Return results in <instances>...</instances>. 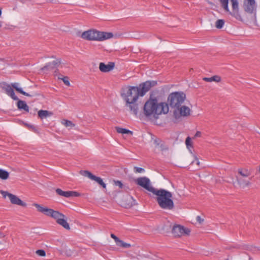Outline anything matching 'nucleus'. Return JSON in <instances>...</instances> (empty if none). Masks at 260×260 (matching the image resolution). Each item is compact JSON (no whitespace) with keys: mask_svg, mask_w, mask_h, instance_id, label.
<instances>
[{"mask_svg":"<svg viewBox=\"0 0 260 260\" xmlns=\"http://www.w3.org/2000/svg\"><path fill=\"white\" fill-rule=\"evenodd\" d=\"M61 62V60L60 58H57L51 62H49L46 63L44 66L41 68L39 70L38 72L40 74L48 75L54 70L56 69L54 71L53 73L55 79L62 80V81H69V77L61 74L57 69V67L60 64Z\"/></svg>","mask_w":260,"mask_h":260,"instance_id":"4","label":"nucleus"},{"mask_svg":"<svg viewBox=\"0 0 260 260\" xmlns=\"http://www.w3.org/2000/svg\"><path fill=\"white\" fill-rule=\"evenodd\" d=\"M229 12L232 16L234 17L236 19H237V20H241L242 19L241 16L239 12V9L234 10H233L232 12H231L230 11Z\"/></svg>","mask_w":260,"mask_h":260,"instance_id":"23","label":"nucleus"},{"mask_svg":"<svg viewBox=\"0 0 260 260\" xmlns=\"http://www.w3.org/2000/svg\"><path fill=\"white\" fill-rule=\"evenodd\" d=\"M147 81L149 82V81H153V80H147Z\"/></svg>","mask_w":260,"mask_h":260,"instance_id":"44","label":"nucleus"},{"mask_svg":"<svg viewBox=\"0 0 260 260\" xmlns=\"http://www.w3.org/2000/svg\"><path fill=\"white\" fill-rule=\"evenodd\" d=\"M51 114V113L47 110H40L38 111V116L41 119L46 118Z\"/></svg>","mask_w":260,"mask_h":260,"instance_id":"19","label":"nucleus"},{"mask_svg":"<svg viewBox=\"0 0 260 260\" xmlns=\"http://www.w3.org/2000/svg\"><path fill=\"white\" fill-rule=\"evenodd\" d=\"M190 230L180 224H175L172 230V233L175 237H180L185 235H188Z\"/></svg>","mask_w":260,"mask_h":260,"instance_id":"10","label":"nucleus"},{"mask_svg":"<svg viewBox=\"0 0 260 260\" xmlns=\"http://www.w3.org/2000/svg\"><path fill=\"white\" fill-rule=\"evenodd\" d=\"M116 131L118 133L122 134H130L132 135L133 132L128 129L126 128H123L119 127H116Z\"/></svg>","mask_w":260,"mask_h":260,"instance_id":"22","label":"nucleus"},{"mask_svg":"<svg viewBox=\"0 0 260 260\" xmlns=\"http://www.w3.org/2000/svg\"><path fill=\"white\" fill-rule=\"evenodd\" d=\"M197 220L198 221H199L200 222H201V221H203V220L201 219V218L199 216H197Z\"/></svg>","mask_w":260,"mask_h":260,"instance_id":"40","label":"nucleus"},{"mask_svg":"<svg viewBox=\"0 0 260 260\" xmlns=\"http://www.w3.org/2000/svg\"><path fill=\"white\" fill-rule=\"evenodd\" d=\"M186 95L183 92H175L170 94L168 97V102L170 106L176 109L184 102Z\"/></svg>","mask_w":260,"mask_h":260,"instance_id":"7","label":"nucleus"},{"mask_svg":"<svg viewBox=\"0 0 260 260\" xmlns=\"http://www.w3.org/2000/svg\"><path fill=\"white\" fill-rule=\"evenodd\" d=\"M56 192L58 194H59L61 196H62V197H66V198H69L70 197H79L80 196V193L77 191H64L59 188L56 189Z\"/></svg>","mask_w":260,"mask_h":260,"instance_id":"15","label":"nucleus"},{"mask_svg":"<svg viewBox=\"0 0 260 260\" xmlns=\"http://www.w3.org/2000/svg\"><path fill=\"white\" fill-rule=\"evenodd\" d=\"M116 245L118 246L123 247V248H129L131 245L130 244L124 242V241L119 239L118 242L116 243Z\"/></svg>","mask_w":260,"mask_h":260,"instance_id":"26","label":"nucleus"},{"mask_svg":"<svg viewBox=\"0 0 260 260\" xmlns=\"http://www.w3.org/2000/svg\"><path fill=\"white\" fill-rule=\"evenodd\" d=\"M80 174L85 177L90 178V179H92L94 176L88 171H80Z\"/></svg>","mask_w":260,"mask_h":260,"instance_id":"28","label":"nucleus"},{"mask_svg":"<svg viewBox=\"0 0 260 260\" xmlns=\"http://www.w3.org/2000/svg\"><path fill=\"white\" fill-rule=\"evenodd\" d=\"M2 10H1V9H0V16L2 15Z\"/></svg>","mask_w":260,"mask_h":260,"instance_id":"42","label":"nucleus"},{"mask_svg":"<svg viewBox=\"0 0 260 260\" xmlns=\"http://www.w3.org/2000/svg\"><path fill=\"white\" fill-rule=\"evenodd\" d=\"M151 82H143L137 86H125L121 89V95L126 102V106L135 115L138 112V105L136 103L140 96H143L150 89Z\"/></svg>","mask_w":260,"mask_h":260,"instance_id":"1","label":"nucleus"},{"mask_svg":"<svg viewBox=\"0 0 260 260\" xmlns=\"http://www.w3.org/2000/svg\"><path fill=\"white\" fill-rule=\"evenodd\" d=\"M12 86L17 91L21 93V94L26 95L29 96V94L24 91L21 88L18 87V84L17 83H14L12 84Z\"/></svg>","mask_w":260,"mask_h":260,"instance_id":"24","label":"nucleus"},{"mask_svg":"<svg viewBox=\"0 0 260 260\" xmlns=\"http://www.w3.org/2000/svg\"><path fill=\"white\" fill-rule=\"evenodd\" d=\"M91 180L95 181L99 184H100L101 186H102L104 188H106V185L103 182V181L101 178L94 176Z\"/></svg>","mask_w":260,"mask_h":260,"instance_id":"25","label":"nucleus"},{"mask_svg":"<svg viewBox=\"0 0 260 260\" xmlns=\"http://www.w3.org/2000/svg\"><path fill=\"white\" fill-rule=\"evenodd\" d=\"M32 205L37 208L38 211L55 219L57 223L62 225L66 229H70L69 224L65 219V216L63 214L52 209L43 207L37 203H34Z\"/></svg>","mask_w":260,"mask_h":260,"instance_id":"5","label":"nucleus"},{"mask_svg":"<svg viewBox=\"0 0 260 260\" xmlns=\"http://www.w3.org/2000/svg\"><path fill=\"white\" fill-rule=\"evenodd\" d=\"M115 185L116 186H118L120 188H122L123 184L120 181H114Z\"/></svg>","mask_w":260,"mask_h":260,"instance_id":"35","label":"nucleus"},{"mask_svg":"<svg viewBox=\"0 0 260 260\" xmlns=\"http://www.w3.org/2000/svg\"><path fill=\"white\" fill-rule=\"evenodd\" d=\"M134 172L135 173H143L145 172V170L142 168L135 167Z\"/></svg>","mask_w":260,"mask_h":260,"instance_id":"32","label":"nucleus"},{"mask_svg":"<svg viewBox=\"0 0 260 260\" xmlns=\"http://www.w3.org/2000/svg\"><path fill=\"white\" fill-rule=\"evenodd\" d=\"M143 110L146 117L157 119L159 115L168 113L169 108L166 103H158L156 99H150L145 103Z\"/></svg>","mask_w":260,"mask_h":260,"instance_id":"2","label":"nucleus"},{"mask_svg":"<svg viewBox=\"0 0 260 260\" xmlns=\"http://www.w3.org/2000/svg\"><path fill=\"white\" fill-rule=\"evenodd\" d=\"M160 140L158 139H156L154 140V143L156 145V146H158L159 145V143H160Z\"/></svg>","mask_w":260,"mask_h":260,"instance_id":"37","label":"nucleus"},{"mask_svg":"<svg viewBox=\"0 0 260 260\" xmlns=\"http://www.w3.org/2000/svg\"><path fill=\"white\" fill-rule=\"evenodd\" d=\"M17 107L20 110H24L27 112H29V107L24 101L19 100L17 102Z\"/></svg>","mask_w":260,"mask_h":260,"instance_id":"18","label":"nucleus"},{"mask_svg":"<svg viewBox=\"0 0 260 260\" xmlns=\"http://www.w3.org/2000/svg\"><path fill=\"white\" fill-rule=\"evenodd\" d=\"M0 87L2 88L5 92L13 100H17L18 99L10 85L6 84L5 82H0Z\"/></svg>","mask_w":260,"mask_h":260,"instance_id":"12","label":"nucleus"},{"mask_svg":"<svg viewBox=\"0 0 260 260\" xmlns=\"http://www.w3.org/2000/svg\"><path fill=\"white\" fill-rule=\"evenodd\" d=\"M238 174L240 175L239 177L248 178L251 175L250 171L247 169H239L238 170Z\"/></svg>","mask_w":260,"mask_h":260,"instance_id":"17","label":"nucleus"},{"mask_svg":"<svg viewBox=\"0 0 260 260\" xmlns=\"http://www.w3.org/2000/svg\"><path fill=\"white\" fill-rule=\"evenodd\" d=\"M191 110L186 106H180L174 111V115L176 119L181 117H187L190 115Z\"/></svg>","mask_w":260,"mask_h":260,"instance_id":"11","label":"nucleus"},{"mask_svg":"<svg viewBox=\"0 0 260 260\" xmlns=\"http://www.w3.org/2000/svg\"><path fill=\"white\" fill-rule=\"evenodd\" d=\"M66 86H70V82H63Z\"/></svg>","mask_w":260,"mask_h":260,"instance_id":"41","label":"nucleus"},{"mask_svg":"<svg viewBox=\"0 0 260 260\" xmlns=\"http://www.w3.org/2000/svg\"><path fill=\"white\" fill-rule=\"evenodd\" d=\"M157 196L156 201L159 207L166 210H172L174 207L171 192L164 189H156L153 192Z\"/></svg>","mask_w":260,"mask_h":260,"instance_id":"3","label":"nucleus"},{"mask_svg":"<svg viewBox=\"0 0 260 260\" xmlns=\"http://www.w3.org/2000/svg\"><path fill=\"white\" fill-rule=\"evenodd\" d=\"M2 26L1 22L0 21V27Z\"/></svg>","mask_w":260,"mask_h":260,"instance_id":"43","label":"nucleus"},{"mask_svg":"<svg viewBox=\"0 0 260 260\" xmlns=\"http://www.w3.org/2000/svg\"><path fill=\"white\" fill-rule=\"evenodd\" d=\"M201 136V133L199 131H198L195 135V137H200Z\"/></svg>","mask_w":260,"mask_h":260,"instance_id":"39","label":"nucleus"},{"mask_svg":"<svg viewBox=\"0 0 260 260\" xmlns=\"http://www.w3.org/2000/svg\"><path fill=\"white\" fill-rule=\"evenodd\" d=\"M36 253L40 256H45L46 255V252L45 250L43 249L37 250Z\"/></svg>","mask_w":260,"mask_h":260,"instance_id":"33","label":"nucleus"},{"mask_svg":"<svg viewBox=\"0 0 260 260\" xmlns=\"http://www.w3.org/2000/svg\"><path fill=\"white\" fill-rule=\"evenodd\" d=\"M62 123L66 127H73L75 125L71 121L68 120H63Z\"/></svg>","mask_w":260,"mask_h":260,"instance_id":"30","label":"nucleus"},{"mask_svg":"<svg viewBox=\"0 0 260 260\" xmlns=\"http://www.w3.org/2000/svg\"><path fill=\"white\" fill-rule=\"evenodd\" d=\"M113 37V34L111 32L100 31L95 29H90L84 31L81 37L88 41H103Z\"/></svg>","mask_w":260,"mask_h":260,"instance_id":"6","label":"nucleus"},{"mask_svg":"<svg viewBox=\"0 0 260 260\" xmlns=\"http://www.w3.org/2000/svg\"><path fill=\"white\" fill-rule=\"evenodd\" d=\"M9 177V173L4 170L0 169V179L6 180Z\"/></svg>","mask_w":260,"mask_h":260,"instance_id":"21","label":"nucleus"},{"mask_svg":"<svg viewBox=\"0 0 260 260\" xmlns=\"http://www.w3.org/2000/svg\"><path fill=\"white\" fill-rule=\"evenodd\" d=\"M244 6V10L247 13L252 14L256 10V5L254 0H245Z\"/></svg>","mask_w":260,"mask_h":260,"instance_id":"13","label":"nucleus"},{"mask_svg":"<svg viewBox=\"0 0 260 260\" xmlns=\"http://www.w3.org/2000/svg\"><path fill=\"white\" fill-rule=\"evenodd\" d=\"M115 66V63L113 62H109L108 64L104 62H101L99 64L100 70L103 73H107L112 71Z\"/></svg>","mask_w":260,"mask_h":260,"instance_id":"14","label":"nucleus"},{"mask_svg":"<svg viewBox=\"0 0 260 260\" xmlns=\"http://www.w3.org/2000/svg\"><path fill=\"white\" fill-rule=\"evenodd\" d=\"M185 144L187 147L188 148L189 147H192V145L191 144V139L190 137H188L185 140Z\"/></svg>","mask_w":260,"mask_h":260,"instance_id":"34","label":"nucleus"},{"mask_svg":"<svg viewBox=\"0 0 260 260\" xmlns=\"http://www.w3.org/2000/svg\"><path fill=\"white\" fill-rule=\"evenodd\" d=\"M1 193L2 194L4 198L8 197L9 199L10 202L12 204L17 205L22 207L26 206V204L23 202L16 195L9 193L8 191L3 190L1 191Z\"/></svg>","mask_w":260,"mask_h":260,"instance_id":"9","label":"nucleus"},{"mask_svg":"<svg viewBox=\"0 0 260 260\" xmlns=\"http://www.w3.org/2000/svg\"><path fill=\"white\" fill-rule=\"evenodd\" d=\"M110 236H111V237L112 239H113L114 240L115 242L116 243L118 242V240H119V239L118 237H116L114 234H111L110 235Z\"/></svg>","mask_w":260,"mask_h":260,"instance_id":"36","label":"nucleus"},{"mask_svg":"<svg viewBox=\"0 0 260 260\" xmlns=\"http://www.w3.org/2000/svg\"><path fill=\"white\" fill-rule=\"evenodd\" d=\"M224 24V21L223 19H218L216 21L215 26L217 28H221Z\"/></svg>","mask_w":260,"mask_h":260,"instance_id":"29","label":"nucleus"},{"mask_svg":"<svg viewBox=\"0 0 260 260\" xmlns=\"http://www.w3.org/2000/svg\"><path fill=\"white\" fill-rule=\"evenodd\" d=\"M229 1V0H220L222 7L226 12H230Z\"/></svg>","mask_w":260,"mask_h":260,"instance_id":"27","label":"nucleus"},{"mask_svg":"<svg viewBox=\"0 0 260 260\" xmlns=\"http://www.w3.org/2000/svg\"><path fill=\"white\" fill-rule=\"evenodd\" d=\"M196 162L198 166L200 165V161L197 157H196L195 160L192 161V163Z\"/></svg>","mask_w":260,"mask_h":260,"instance_id":"38","label":"nucleus"},{"mask_svg":"<svg viewBox=\"0 0 260 260\" xmlns=\"http://www.w3.org/2000/svg\"><path fill=\"white\" fill-rule=\"evenodd\" d=\"M232 4V9L234 10L239 9V4L238 0H231Z\"/></svg>","mask_w":260,"mask_h":260,"instance_id":"31","label":"nucleus"},{"mask_svg":"<svg viewBox=\"0 0 260 260\" xmlns=\"http://www.w3.org/2000/svg\"><path fill=\"white\" fill-rule=\"evenodd\" d=\"M236 179L239 186L242 188H245L249 186L251 184L249 178H244L236 176Z\"/></svg>","mask_w":260,"mask_h":260,"instance_id":"16","label":"nucleus"},{"mask_svg":"<svg viewBox=\"0 0 260 260\" xmlns=\"http://www.w3.org/2000/svg\"><path fill=\"white\" fill-rule=\"evenodd\" d=\"M135 182L138 185L152 193L156 189L152 186L150 179L147 177H139L135 180Z\"/></svg>","mask_w":260,"mask_h":260,"instance_id":"8","label":"nucleus"},{"mask_svg":"<svg viewBox=\"0 0 260 260\" xmlns=\"http://www.w3.org/2000/svg\"><path fill=\"white\" fill-rule=\"evenodd\" d=\"M203 80L205 81H221V78L219 76L215 75L210 78L204 77Z\"/></svg>","mask_w":260,"mask_h":260,"instance_id":"20","label":"nucleus"}]
</instances>
